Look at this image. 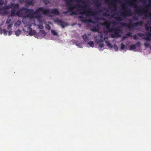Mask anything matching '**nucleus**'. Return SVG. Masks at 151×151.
<instances>
[{
	"label": "nucleus",
	"mask_w": 151,
	"mask_h": 151,
	"mask_svg": "<svg viewBox=\"0 0 151 151\" xmlns=\"http://www.w3.org/2000/svg\"><path fill=\"white\" fill-rule=\"evenodd\" d=\"M26 13H28V14L24 17L22 19V22L25 24L23 29V31L25 32H28L29 35L32 36L34 35L36 32L35 30L32 29L30 27L32 24L35 25V24L34 23H32L31 22L34 20V17L38 18L39 17L40 15L36 11H34L33 9H28L25 6L17 11L16 15L19 17H22Z\"/></svg>",
	"instance_id": "obj_1"
},
{
	"label": "nucleus",
	"mask_w": 151,
	"mask_h": 151,
	"mask_svg": "<svg viewBox=\"0 0 151 151\" xmlns=\"http://www.w3.org/2000/svg\"><path fill=\"white\" fill-rule=\"evenodd\" d=\"M68 11L79 14L80 20L85 22V0H65Z\"/></svg>",
	"instance_id": "obj_2"
},
{
	"label": "nucleus",
	"mask_w": 151,
	"mask_h": 151,
	"mask_svg": "<svg viewBox=\"0 0 151 151\" xmlns=\"http://www.w3.org/2000/svg\"><path fill=\"white\" fill-rule=\"evenodd\" d=\"M35 11L39 14V17H40V12H42L43 14L50 16H52V14L58 15L59 14V11L56 9H49L43 7H40L37 9Z\"/></svg>",
	"instance_id": "obj_3"
},
{
	"label": "nucleus",
	"mask_w": 151,
	"mask_h": 151,
	"mask_svg": "<svg viewBox=\"0 0 151 151\" xmlns=\"http://www.w3.org/2000/svg\"><path fill=\"white\" fill-rule=\"evenodd\" d=\"M19 8L18 4H14L12 3L11 4L6 7V9L12 8V9L11 11L12 15L9 16L6 21V23L9 24L11 22L12 18V16L15 15L16 10Z\"/></svg>",
	"instance_id": "obj_4"
},
{
	"label": "nucleus",
	"mask_w": 151,
	"mask_h": 151,
	"mask_svg": "<svg viewBox=\"0 0 151 151\" xmlns=\"http://www.w3.org/2000/svg\"><path fill=\"white\" fill-rule=\"evenodd\" d=\"M128 23L122 22L120 23V25L127 27L129 29H132L134 27H137L138 26H142V22L141 21L137 22L132 24V19H127Z\"/></svg>",
	"instance_id": "obj_5"
},
{
	"label": "nucleus",
	"mask_w": 151,
	"mask_h": 151,
	"mask_svg": "<svg viewBox=\"0 0 151 151\" xmlns=\"http://www.w3.org/2000/svg\"><path fill=\"white\" fill-rule=\"evenodd\" d=\"M128 23L122 22L120 23V25L127 27L129 29H132L134 27H137L138 26H142V22L141 21L137 22L132 24V19H127Z\"/></svg>",
	"instance_id": "obj_6"
},
{
	"label": "nucleus",
	"mask_w": 151,
	"mask_h": 151,
	"mask_svg": "<svg viewBox=\"0 0 151 151\" xmlns=\"http://www.w3.org/2000/svg\"><path fill=\"white\" fill-rule=\"evenodd\" d=\"M146 29L147 31V33H145V35L144 39L146 41L145 42L144 45L146 47L150 46V42L151 40V27H150L146 25Z\"/></svg>",
	"instance_id": "obj_7"
},
{
	"label": "nucleus",
	"mask_w": 151,
	"mask_h": 151,
	"mask_svg": "<svg viewBox=\"0 0 151 151\" xmlns=\"http://www.w3.org/2000/svg\"><path fill=\"white\" fill-rule=\"evenodd\" d=\"M106 39H107V38L104 37L103 39V36L102 34L101 33H99L97 36L95 37V42L97 44H99V50H103L102 48L104 47V44L103 43L104 40H105Z\"/></svg>",
	"instance_id": "obj_8"
},
{
	"label": "nucleus",
	"mask_w": 151,
	"mask_h": 151,
	"mask_svg": "<svg viewBox=\"0 0 151 151\" xmlns=\"http://www.w3.org/2000/svg\"><path fill=\"white\" fill-rule=\"evenodd\" d=\"M41 14H40V17L39 18L37 17H34V19L35 18H36L38 20L39 23L40 24L38 25V28L40 29H42L43 28V27L42 26V24H45V22L44 20H40V18L41 17Z\"/></svg>",
	"instance_id": "obj_9"
},
{
	"label": "nucleus",
	"mask_w": 151,
	"mask_h": 151,
	"mask_svg": "<svg viewBox=\"0 0 151 151\" xmlns=\"http://www.w3.org/2000/svg\"><path fill=\"white\" fill-rule=\"evenodd\" d=\"M55 21L58 23L63 28H64L65 27L64 23L61 20L59 19H57Z\"/></svg>",
	"instance_id": "obj_10"
},
{
	"label": "nucleus",
	"mask_w": 151,
	"mask_h": 151,
	"mask_svg": "<svg viewBox=\"0 0 151 151\" xmlns=\"http://www.w3.org/2000/svg\"><path fill=\"white\" fill-rule=\"evenodd\" d=\"M76 45L78 47L82 48L84 46V43L82 42L79 43V41H78L76 43Z\"/></svg>",
	"instance_id": "obj_11"
},
{
	"label": "nucleus",
	"mask_w": 151,
	"mask_h": 151,
	"mask_svg": "<svg viewBox=\"0 0 151 151\" xmlns=\"http://www.w3.org/2000/svg\"><path fill=\"white\" fill-rule=\"evenodd\" d=\"M7 31L5 29H2L0 28V34H2L3 33L4 35H7Z\"/></svg>",
	"instance_id": "obj_12"
},
{
	"label": "nucleus",
	"mask_w": 151,
	"mask_h": 151,
	"mask_svg": "<svg viewBox=\"0 0 151 151\" xmlns=\"http://www.w3.org/2000/svg\"><path fill=\"white\" fill-rule=\"evenodd\" d=\"M46 33L43 30H40L38 33V35L41 37H44L46 35Z\"/></svg>",
	"instance_id": "obj_13"
},
{
	"label": "nucleus",
	"mask_w": 151,
	"mask_h": 151,
	"mask_svg": "<svg viewBox=\"0 0 151 151\" xmlns=\"http://www.w3.org/2000/svg\"><path fill=\"white\" fill-rule=\"evenodd\" d=\"M21 33V31L19 29H18L15 32V34L17 36H19Z\"/></svg>",
	"instance_id": "obj_14"
},
{
	"label": "nucleus",
	"mask_w": 151,
	"mask_h": 151,
	"mask_svg": "<svg viewBox=\"0 0 151 151\" xmlns=\"http://www.w3.org/2000/svg\"><path fill=\"white\" fill-rule=\"evenodd\" d=\"M21 24V22L19 20H18L15 22L14 25L16 27H18Z\"/></svg>",
	"instance_id": "obj_15"
},
{
	"label": "nucleus",
	"mask_w": 151,
	"mask_h": 151,
	"mask_svg": "<svg viewBox=\"0 0 151 151\" xmlns=\"http://www.w3.org/2000/svg\"><path fill=\"white\" fill-rule=\"evenodd\" d=\"M105 42L106 44V45L110 48H112V45L107 40H105Z\"/></svg>",
	"instance_id": "obj_16"
},
{
	"label": "nucleus",
	"mask_w": 151,
	"mask_h": 151,
	"mask_svg": "<svg viewBox=\"0 0 151 151\" xmlns=\"http://www.w3.org/2000/svg\"><path fill=\"white\" fill-rule=\"evenodd\" d=\"M51 33L52 34V35H55V36H57L58 35V32L57 31L53 30H51Z\"/></svg>",
	"instance_id": "obj_17"
},
{
	"label": "nucleus",
	"mask_w": 151,
	"mask_h": 151,
	"mask_svg": "<svg viewBox=\"0 0 151 151\" xmlns=\"http://www.w3.org/2000/svg\"><path fill=\"white\" fill-rule=\"evenodd\" d=\"M132 36V33L131 32H129L126 34L123 37L124 38H127L128 37H131Z\"/></svg>",
	"instance_id": "obj_18"
},
{
	"label": "nucleus",
	"mask_w": 151,
	"mask_h": 151,
	"mask_svg": "<svg viewBox=\"0 0 151 151\" xmlns=\"http://www.w3.org/2000/svg\"><path fill=\"white\" fill-rule=\"evenodd\" d=\"M26 2L27 4L29 5H32L33 4V0H27Z\"/></svg>",
	"instance_id": "obj_19"
},
{
	"label": "nucleus",
	"mask_w": 151,
	"mask_h": 151,
	"mask_svg": "<svg viewBox=\"0 0 151 151\" xmlns=\"http://www.w3.org/2000/svg\"><path fill=\"white\" fill-rule=\"evenodd\" d=\"M136 48V45L135 44H133L130 47L129 50H132L135 49Z\"/></svg>",
	"instance_id": "obj_20"
},
{
	"label": "nucleus",
	"mask_w": 151,
	"mask_h": 151,
	"mask_svg": "<svg viewBox=\"0 0 151 151\" xmlns=\"http://www.w3.org/2000/svg\"><path fill=\"white\" fill-rule=\"evenodd\" d=\"M88 44L91 47H93L94 46V43L92 41H90L88 42Z\"/></svg>",
	"instance_id": "obj_21"
},
{
	"label": "nucleus",
	"mask_w": 151,
	"mask_h": 151,
	"mask_svg": "<svg viewBox=\"0 0 151 151\" xmlns=\"http://www.w3.org/2000/svg\"><path fill=\"white\" fill-rule=\"evenodd\" d=\"M45 28L48 30H50V27L49 25L46 24L45 25Z\"/></svg>",
	"instance_id": "obj_22"
},
{
	"label": "nucleus",
	"mask_w": 151,
	"mask_h": 151,
	"mask_svg": "<svg viewBox=\"0 0 151 151\" xmlns=\"http://www.w3.org/2000/svg\"><path fill=\"white\" fill-rule=\"evenodd\" d=\"M12 25L13 24L12 23H11L9 24L7 26V29L9 30V29H10L12 27Z\"/></svg>",
	"instance_id": "obj_23"
},
{
	"label": "nucleus",
	"mask_w": 151,
	"mask_h": 151,
	"mask_svg": "<svg viewBox=\"0 0 151 151\" xmlns=\"http://www.w3.org/2000/svg\"><path fill=\"white\" fill-rule=\"evenodd\" d=\"M121 47L120 49L121 50H123L125 48V46L122 43L121 44Z\"/></svg>",
	"instance_id": "obj_24"
},
{
	"label": "nucleus",
	"mask_w": 151,
	"mask_h": 151,
	"mask_svg": "<svg viewBox=\"0 0 151 151\" xmlns=\"http://www.w3.org/2000/svg\"><path fill=\"white\" fill-rule=\"evenodd\" d=\"M114 47L115 51H117L118 50V48L117 46L115 45H114Z\"/></svg>",
	"instance_id": "obj_25"
},
{
	"label": "nucleus",
	"mask_w": 151,
	"mask_h": 151,
	"mask_svg": "<svg viewBox=\"0 0 151 151\" xmlns=\"http://www.w3.org/2000/svg\"><path fill=\"white\" fill-rule=\"evenodd\" d=\"M135 45H136V46H137L138 47H139L141 46V43L139 42H137Z\"/></svg>",
	"instance_id": "obj_26"
},
{
	"label": "nucleus",
	"mask_w": 151,
	"mask_h": 151,
	"mask_svg": "<svg viewBox=\"0 0 151 151\" xmlns=\"http://www.w3.org/2000/svg\"><path fill=\"white\" fill-rule=\"evenodd\" d=\"M12 31L11 30H10L8 32V35L9 36H10L12 34Z\"/></svg>",
	"instance_id": "obj_27"
},
{
	"label": "nucleus",
	"mask_w": 151,
	"mask_h": 151,
	"mask_svg": "<svg viewBox=\"0 0 151 151\" xmlns=\"http://www.w3.org/2000/svg\"><path fill=\"white\" fill-rule=\"evenodd\" d=\"M4 3V1L3 0H0V5H1Z\"/></svg>",
	"instance_id": "obj_28"
},
{
	"label": "nucleus",
	"mask_w": 151,
	"mask_h": 151,
	"mask_svg": "<svg viewBox=\"0 0 151 151\" xmlns=\"http://www.w3.org/2000/svg\"><path fill=\"white\" fill-rule=\"evenodd\" d=\"M137 36H136V35H134L133 36V38H134V39L136 40L137 39Z\"/></svg>",
	"instance_id": "obj_29"
},
{
	"label": "nucleus",
	"mask_w": 151,
	"mask_h": 151,
	"mask_svg": "<svg viewBox=\"0 0 151 151\" xmlns=\"http://www.w3.org/2000/svg\"><path fill=\"white\" fill-rule=\"evenodd\" d=\"M134 19L135 20H137L138 19L137 17H134Z\"/></svg>",
	"instance_id": "obj_30"
},
{
	"label": "nucleus",
	"mask_w": 151,
	"mask_h": 151,
	"mask_svg": "<svg viewBox=\"0 0 151 151\" xmlns=\"http://www.w3.org/2000/svg\"><path fill=\"white\" fill-rule=\"evenodd\" d=\"M138 35L140 37H142V36H143V35L142 34H140V33H138Z\"/></svg>",
	"instance_id": "obj_31"
},
{
	"label": "nucleus",
	"mask_w": 151,
	"mask_h": 151,
	"mask_svg": "<svg viewBox=\"0 0 151 151\" xmlns=\"http://www.w3.org/2000/svg\"><path fill=\"white\" fill-rule=\"evenodd\" d=\"M82 38H83V39L84 40H85V35L82 36Z\"/></svg>",
	"instance_id": "obj_32"
},
{
	"label": "nucleus",
	"mask_w": 151,
	"mask_h": 151,
	"mask_svg": "<svg viewBox=\"0 0 151 151\" xmlns=\"http://www.w3.org/2000/svg\"><path fill=\"white\" fill-rule=\"evenodd\" d=\"M4 4H5V5H6V4H7V1H5V2H4Z\"/></svg>",
	"instance_id": "obj_33"
},
{
	"label": "nucleus",
	"mask_w": 151,
	"mask_h": 151,
	"mask_svg": "<svg viewBox=\"0 0 151 151\" xmlns=\"http://www.w3.org/2000/svg\"><path fill=\"white\" fill-rule=\"evenodd\" d=\"M147 0H144V4L145 3Z\"/></svg>",
	"instance_id": "obj_34"
},
{
	"label": "nucleus",
	"mask_w": 151,
	"mask_h": 151,
	"mask_svg": "<svg viewBox=\"0 0 151 151\" xmlns=\"http://www.w3.org/2000/svg\"><path fill=\"white\" fill-rule=\"evenodd\" d=\"M63 13H64V14H66L67 13V12H63Z\"/></svg>",
	"instance_id": "obj_35"
},
{
	"label": "nucleus",
	"mask_w": 151,
	"mask_h": 151,
	"mask_svg": "<svg viewBox=\"0 0 151 151\" xmlns=\"http://www.w3.org/2000/svg\"><path fill=\"white\" fill-rule=\"evenodd\" d=\"M85 22H86H86H87V20L86 19V21H85Z\"/></svg>",
	"instance_id": "obj_36"
},
{
	"label": "nucleus",
	"mask_w": 151,
	"mask_h": 151,
	"mask_svg": "<svg viewBox=\"0 0 151 151\" xmlns=\"http://www.w3.org/2000/svg\"><path fill=\"white\" fill-rule=\"evenodd\" d=\"M90 21H91V20H90Z\"/></svg>",
	"instance_id": "obj_37"
},
{
	"label": "nucleus",
	"mask_w": 151,
	"mask_h": 151,
	"mask_svg": "<svg viewBox=\"0 0 151 151\" xmlns=\"http://www.w3.org/2000/svg\"><path fill=\"white\" fill-rule=\"evenodd\" d=\"M35 37H37L36 35H35Z\"/></svg>",
	"instance_id": "obj_38"
},
{
	"label": "nucleus",
	"mask_w": 151,
	"mask_h": 151,
	"mask_svg": "<svg viewBox=\"0 0 151 151\" xmlns=\"http://www.w3.org/2000/svg\"><path fill=\"white\" fill-rule=\"evenodd\" d=\"M1 9H0V11H1Z\"/></svg>",
	"instance_id": "obj_39"
},
{
	"label": "nucleus",
	"mask_w": 151,
	"mask_h": 151,
	"mask_svg": "<svg viewBox=\"0 0 151 151\" xmlns=\"http://www.w3.org/2000/svg\"><path fill=\"white\" fill-rule=\"evenodd\" d=\"M150 49L151 50V46L150 47Z\"/></svg>",
	"instance_id": "obj_40"
}]
</instances>
